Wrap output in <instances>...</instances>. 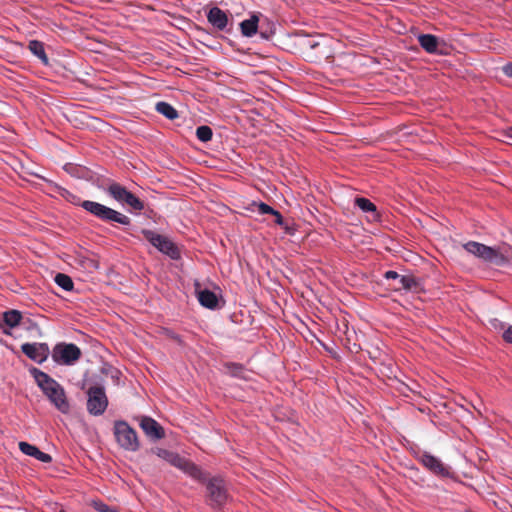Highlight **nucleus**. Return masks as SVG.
Segmentation results:
<instances>
[{"label":"nucleus","instance_id":"f257e3e1","mask_svg":"<svg viewBox=\"0 0 512 512\" xmlns=\"http://www.w3.org/2000/svg\"><path fill=\"white\" fill-rule=\"evenodd\" d=\"M29 372L33 376L38 387L42 390L43 394L50 400V402L61 413H68L70 410V405L67 400L64 388L55 379L36 367L30 368Z\"/></svg>","mask_w":512,"mask_h":512},{"label":"nucleus","instance_id":"f03ea898","mask_svg":"<svg viewBox=\"0 0 512 512\" xmlns=\"http://www.w3.org/2000/svg\"><path fill=\"white\" fill-rule=\"evenodd\" d=\"M81 206L87 212L102 221L116 222L121 225H129L131 222L128 216L95 201H83Z\"/></svg>","mask_w":512,"mask_h":512},{"label":"nucleus","instance_id":"7ed1b4c3","mask_svg":"<svg viewBox=\"0 0 512 512\" xmlns=\"http://www.w3.org/2000/svg\"><path fill=\"white\" fill-rule=\"evenodd\" d=\"M114 435L117 443L123 449L135 452L139 449L140 443L136 431L125 421L114 423Z\"/></svg>","mask_w":512,"mask_h":512},{"label":"nucleus","instance_id":"20e7f679","mask_svg":"<svg viewBox=\"0 0 512 512\" xmlns=\"http://www.w3.org/2000/svg\"><path fill=\"white\" fill-rule=\"evenodd\" d=\"M142 234L145 239L161 253L173 260L180 258L178 247L168 237L148 229L142 230Z\"/></svg>","mask_w":512,"mask_h":512},{"label":"nucleus","instance_id":"39448f33","mask_svg":"<svg viewBox=\"0 0 512 512\" xmlns=\"http://www.w3.org/2000/svg\"><path fill=\"white\" fill-rule=\"evenodd\" d=\"M80 348L73 343H58L54 346L51 356L55 363L60 365H73L81 357Z\"/></svg>","mask_w":512,"mask_h":512},{"label":"nucleus","instance_id":"423d86ee","mask_svg":"<svg viewBox=\"0 0 512 512\" xmlns=\"http://www.w3.org/2000/svg\"><path fill=\"white\" fill-rule=\"evenodd\" d=\"M208 504L214 509L222 508L228 501L224 481L220 478L209 479L206 483Z\"/></svg>","mask_w":512,"mask_h":512},{"label":"nucleus","instance_id":"0eeeda50","mask_svg":"<svg viewBox=\"0 0 512 512\" xmlns=\"http://www.w3.org/2000/svg\"><path fill=\"white\" fill-rule=\"evenodd\" d=\"M87 396L88 412L95 416L102 415L108 406V398L104 387L91 386L87 391Z\"/></svg>","mask_w":512,"mask_h":512},{"label":"nucleus","instance_id":"6e6552de","mask_svg":"<svg viewBox=\"0 0 512 512\" xmlns=\"http://www.w3.org/2000/svg\"><path fill=\"white\" fill-rule=\"evenodd\" d=\"M463 247L468 253L487 262H498L501 258L498 250L479 242L469 241Z\"/></svg>","mask_w":512,"mask_h":512},{"label":"nucleus","instance_id":"1a4fd4ad","mask_svg":"<svg viewBox=\"0 0 512 512\" xmlns=\"http://www.w3.org/2000/svg\"><path fill=\"white\" fill-rule=\"evenodd\" d=\"M21 351L26 357L38 364L45 362L51 353L48 344L41 342L23 343Z\"/></svg>","mask_w":512,"mask_h":512},{"label":"nucleus","instance_id":"9d476101","mask_svg":"<svg viewBox=\"0 0 512 512\" xmlns=\"http://www.w3.org/2000/svg\"><path fill=\"white\" fill-rule=\"evenodd\" d=\"M421 463L432 473L447 477L450 475L449 468L442 461L429 453H423L420 457Z\"/></svg>","mask_w":512,"mask_h":512},{"label":"nucleus","instance_id":"9b49d317","mask_svg":"<svg viewBox=\"0 0 512 512\" xmlns=\"http://www.w3.org/2000/svg\"><path fill=\"white\" fill-rule=\"evenodd\" d=\"M143 432L151 439L158 440L165 436L164 429L151 417L144 416L140 421Z\"/></svg>","mask_w":512,"mask_h":512},{"label":"nucleus","instance_id":"f8f14e48","mask_svg":"<svg viewBox=\"0 0 512 512\" xmlns=\"http://www.w3.org/2000/svg\"><path fill=\"white\" fill-rule=\"evenodd\" d=\"M208 22L218 31H226L229 18L225 11L219 7H212L207 13Z\"/></svg>","mask_w":512,"mask_h":512},{"label":"nucleus","instance_id":"ddd939ff","mask_svg":"<svg viewBox=\"0 0 512 512\" xmlns=\"http://www.w3.org/2000/svg\"><path fill=\"white\" fill-rule=\"evenodd\" d=\"M22 320V313L18 310H8L5 311L2 315V319L0 320V329L6 335H10L11 332L7 329H13L17 327Z\"/></svg>","mask_w":512,"mask_h":512},{"label":"nucleus","instance_id":"4468645a","mask_svg":"<svg viewBox=\"0 0 512 512\" xmlns=\"http://www.w3.org/2000/svg\"><path fill=\"white\" fill-rule=\"evenodd\" d=\"M19 449L23 454H25L27 456H31V457L39 460L40 462L50 463L52 461L51 455L40 451L35 445H32L30 443H27L24 441L20 442Z\"/></svg>","mask_w":512,"mask_h":512},{"label":"nucleus","instance_id":"2eb2a0df","mask_svg":"<svg viewBox=\"0 0 512 512\" xmlns=\"http://www.w3.org/2000/svg\"><path fill=\"white\" fill-rule=\"evenodd\" d=\"M196 293H197V299L203 307L208 308V309H216L217 308L218 297L213 291H211L209 289H203V290L196 289Z\"/></svg>","mask_w":512,"mask_h":512},{"label":"nucleus","instance_id":"dca6fc26","mask_svg":"<svg viewBox=\"0 0 512 512\" xmlns=\"http://www.w3.org/2000/svg\"><path fill=\"white\" fill-rule=\"evenodd\" d=\"M179 469L182 470L191 478H193L194 480H197L201 483L206 482V475L202 471V469L188 459H185V461L183 462L182 466Z\"/></svg>","mask_w":512,"mask_h":512},{"label":"nucleus","instance_id":"f3484780","mask_svg":"<svg viewBox=\"0 0 512 512\" xmlns=\"http://www.w3.org/2000/svg\"><path fill=\"white\" fill-rule=\"evenodd\" d=\"M419 45L430 54H437L439 41L435 35L432 34H420L417 37Z\"/></svg>","mask_w":512,"mask_h":512},{"label":"nucleus","instance_id":"a211bd4d","mask_svg":"<svg viewBox=\"0 0 512 512\" xmlns=\"http://www.w3.org/2000/svg\"><path fill=\"white\" fill-rule=\"evenodd\" d=\"M259 18L253 14L249 19L240 23L241 34L245 37H252L257 33Z\"/></svg>","mask_w":512,"mask_h":512},{"label":"nucleus","instance_id":"6ab92c4d","mask_svg":"<svg viewBox=\"0 0 512 512\" xmlns=\"http://www.w3.org/2000/svg\"><path fill=\"white\" fill-rule=\"evenodd\" d=\"M156 454L158 457L166 460L168 463H170L172 466L178 469L182 466L183 462L186 459L180 456L179 454L166 449H157Z\"/></svg>","mask_w":512,"mask_h":512},{"label":"nucleus","instance_id":"aec40b11","mask_svg":"<svg viewBox=\"0 0 512 512\" xmlns=\"http://www.w3.org/2000/svg\"><path fill=\"white\" fill-rule=\"evenodd\" d=\"M106 192L116 201L123 203L129 191L119 183L112 182L107 186Z\"/></svg>","mask_w":512,"mask_h":512},{"label":"nucleus","instance_id":"412c9836","mask_svg":"<svg viewBox=\"0 0 512 512\" xmlns=\"http://www.w3.org/2000/svg\"><path fill=\"white\" fill-rule=\"evenodd\" d=\"M155 110L169 120H174L178 117L177 110L168 102H158L155 106Z\"/></svg>","mask_w":512,"mask_h":512},{"label":"nucleus","instance_id":"4be33fe9","mask_svg":"<svg viewBox=\"0 0 512 512\" xmlns=\"http://www.w3.org/2000/svg\"><path fill=\"white\" fill-rule=\"evenodd\" d=\"M28 47L31 53L38 57L44 64L48 63V58L42 42L38 40H31Z\"/></svg>","mask_w":512,"mask_h":512},{"label":"nucleus","instance_id":"5701e85b","mask_svg":"<svg viewBox=\"0 0 512 512\" xmlns=\"http://www.w3.org/2000/svg\"><path fill=\"white\" fill-rule=\"evenodd\" d=\"M55 283L65 291H71L74 287L72 279L63 273L56 274L54 278Z\"/></svg>","mask_w":512,"mask_h":512},{"label":"nucleus","instance_id":"b1692460","mask_svg":"<svg viewBox=\"0 0 512 512\" xmlns=\"http://www.w3.org/2000/svg\"><path fill=\"white\" fill-rule=\"evenodd\" d=\"M123 204L130 206L136 211H142L144 209V203L130 191L128 192Z\"/></svg>","mask_w":512,"mask_h":512},{"label":"nucleus","instance_id":"393cba45","mask_svg":"<svg viewBox=\"0 0 512 512\" xmlns=\"http://www.w3.org/2000/svg\"><path fill=\"white\" fill-rule=\"evenodd\" d=\"M212 129L207 125H202L196 129V137L201 142H208L212 139Z\"/></svg>","mask_w":512,"mask_h":512},{"label":"nucleus","instance_id":"a878e982","mask_svg":"<svg viewBox=\"0 0 512 512\" xmlns=\"http://www.w3.org/2000/svg\"><path fill=\"white\" fill-rule=\"evenodd\" d=\"M355 204L359 207L363 212H375L376 206L369 199L364 197H357L355 199Z\"/></svg>","mask_w":512,"mask_h":512},{"label":"nucleus","instance_id":"bb28decb","mask_svg":"<svg viewBox=\"0 0 512 512\" xmlns=\"http://www.w3.org/2000/svg\"><path fill=\"white\" fill-rule=\"evenodd\" d=\"M397 280L399 281V286L396 289L410 290L416 284L415 279L411 276L399 275Z\"/></svg>","mask_w":512,"mask_h":512},{"label":"nucleus","instance_id":"cd10ccee","mask_svg":"<svg viewBox=\"0 0 512 512\" xmlns=\"http://www.w3.org/2000/svg\"><path fill=\"white\" fill-rule=\"evenodd\" d=\"M92 506L98 512H120L117 509L108 506L102 501H94Z\"/></svg>","mask_w":512,"mask_h":512},{"label":"nucleus","instance_id":"c85d7f7f","mask_svg":"<svg viewBox=\"0 0 512 512\" xmlns=\"http://www.w3.org/2000/svg\"><path fill=\"white\" fill-rule=\"evenodd\" d=\"M257 206V211L259 214H270L272 215V213H274V208L271 207L270 205L264 203V202H260L258 204H256Z\"/></svg>","mask_w":512,"mask_h":512},{"label":"nucleus","instance_id":"c756f323","mask_svg":"<svg viewBox=\"0 0 512 512\" xmlns=\"http://www.w3.org/2000/svg\"><path fill=\"white\" fill-rule=\"evenodd\" d=\"M57 189H58L59 194H60L62 197L66 198L67 200H70L71 198H73V199L75 198V195H73V194H72L71 192H69L67 189L62 188V187H58Z\"/></svg>","mask_w":512,"mask_h":512},{"label":"nucleus","instance_id":"7c9ffc66","mask_svg":"<svg viewBox=\"0 0 512 512\" xmlns=\"http://www.w3.org/2000/svg\"><path fill=\"white\" fill-rule=\"evenodd\" d=\"M272 215L274 216V222L275 224L279 225V226H283L284 225V220H283V217L281 215V213L277 210L274 209V213H272Z\"/></svg>","mask_w":512,"mask_h":512},{"label":"nucleus","instance_id":"2f4dec72","mask_svg":"<svg viewBox=\"0 0 512 512\" xmlns=\"http://www.w3.org/2000/svg\"><path fill=\"white\" fill-rule=\"evenodd\" d=\"M503 339L508 342L512 343V325H510L503 333Z\"/></svg>","mask_w":512,"mask_h":512},{"label":"nucleus","instance_id":"473e14b6","mask_svg":"<svg viewBox=\"0 0 512 512\" xmlns=\"http://www.w3.org/2000/svg\"><path fill=\"white\" fill-rule=\"evenodd\" d=\"M502 71L507 77L512 79V62L505 64L502 67Z\"/></svg>","mask_w":512,"mask_h":512},{"label":"nucleus","instance_id":"72a5a7b5","mask_svg":"<svg viewBox=\"0 0 512 512\" xmlns=\"http://www.w3.org/2000/svg\"><path fill=\"white\" fill-rule=\"evenodd\" d=\"M384 277L385 279L387 280H390V279H398L399 278V274L396 272V271H393V270H389V271H386L385 274H384Z\"/></svg>","mask_w":512,"mask_h":512},{"label":"nucleus","instance_id":"f704fd0d","mask_svg":"<svg viewBox=\"0 0 512 512\" xmlns=\"http://www.w3.org/2000/svg\"><path fill=\"white\" fill-rule=\"evenodd\" d=\"M506 136H507L508 139L512 140V127L507 129Z\"/></svg>","mask_w":512,"mask_h":512},{"label":"nucleus","instance_id":"c9c22d12","mask_svg":"<svg viewBox=\"0 0 512 512\" xmlns=\"http://www.w3.org/2000/svg\"><path fill=\"white\" fill-rule=\"evenodd\" d=\"M318 45H319V43H318V42H315V41H312V40H310V41H309V46H310L312 49L316 48Z\"/></svg>","mask_w":512,"mask_h":512},{"label":"nucleus","instance_id":"e433bc0d","mask_svg":"<svg viewBox=\"0 0 512 512\" xmlns=\"http://www.w3.org/2000/svg\"><path fill=\"white\" fill-rule=\"evenodd\" d=\"M60 512H64V511L61 510Z\"/></svg>","mask_w":512,"mask_h":512}]
</instances>
